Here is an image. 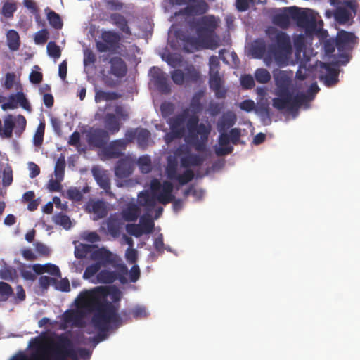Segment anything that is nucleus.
I'll use <instances>...</instances> for the list:
<instances>
[{
	"mask_svg": "<svg viewBox=\"0 0 360 360\" xmlns=\"http://www.w3.org/2000/svg\"><path fill=\"white\" fill-rule=\"evenodd\" d=\"M165 172L169 179L176 180L178 176L176 163H169L165 169Z\"/></svg>",
	"mask_w": 360,
	"mask_h": 360,
	"instance_id": "obj_64",
	"label": "nucleus"
},
{
	"mask_svg": "<svg viewBox=\"0 0 360 360\" xmlns=\"http://www.w3.org/2000/svg\"><path fill=\"white\" fill-rule=\"evenodd\" d=\"M268 34L271 39H274L277 47L271 46L268 51V56L264 58L265 63L269 65L272 58L277 64L281 65L285 58L287 53L292 49L290 37L284 32L277 31L272 28L268 30Z\"/></svg>",
	"mask_w": 360,
	"mask_h": 360,
	"instance_id": "obj_5",
	"label": "nucleus"
},
{
	"mask_svg": "<svg viewBox=\"0 0 360 360\" xmlns=\"http://www.w3.org/2000/svg\"><path fill=\"white\" fill-rule=\"evenodd\" d=\"M255 77L257 82L266 84L271 79V75L267 70L264 68H258L255 71Z\"/></svg>",
	"mask_w": 360,
	"mask_h": 360,
	"instance_id": "obj_50",
	"label": "nucleus"
},
{
	"mask_svg": "<svg viewBox=\"0 0 360 360\" xmlns=\"http://www.w3.org/2000/svg\"><path fill=\"white\" fill-rule=\"evenodd\" d=\"M96 250H92L90 255V259L95 261L96 263H101V265L105 266L107 264L112 263V253L110 250L101 248H96Z\"/></svg>",
	"mask_w": 360,
	"mask_h": 360,
	"instance_id": "obj_23",
	"label": "nucleus"
},
{
	"mask_svg": "<svg viewBox=\"0 0 360 360\" xmlns=\"http://www.w3.org/2000/svg\"><path fill=\"white\" fill-rule=\"evenodd\" d=\"M7 45L12 51H18L20 46V36L17 31L10 30L6 34Z\"/></svg>",
	"mask_w": 360,
	"mask_h": 360,
	"instance_id": "obj_38",
	"label": "nucleus"
},
{
	"mask_svg": "<svg viewBox=\"0 0 360 360\" xmlns=\"http://www.w3.org/2000/svg\"><path fill=\"white\" fill-rule=\"evenodd\" d=\"M47 10H49L47 13V20L51 26L57 30L61 29L63 27V21L60 15L53 11L49 10V8H47Z\"/></svg>",
	"mask_w": 360,
	"mask_h": 360,
	"instance_id": "obj_45",
	"label": "nucleus"
},
{
	"mask_svg": "<svg viewBox=\"0 0 360 360\" xmlns=\"http://www.w3.org/2000/svg\"><path fill=\"white\" fill-rule=\"evenodd\" d=\"M150 189L154 195L162 189L161 192L157 195V200L161 204L167 205L174 200V195H173L174 186L169 181H164L161 184L158 179H154L150 182Z\"/></svg>",
	"mask_w": 360,
	"mask_h": 360,
	"instance_id": "obj_14",
	"label": "nucleus"
},
{
	"mask_svg": "<svg viewBox=\"0 0 360 360\" xmlns=\"http://www.w3.org/2000/svg\"><path fill=\"white\" fill-rule=\"evenodd\" d=\"M220 63L217 56H212L209 59V85L217 98H224L226 89L223 87V80L219 74Z\"/></svg>",
	"mask_w": 360,
	"mask_h": 360,
	"instance_id": "obj_7",
	"label": "nucleus"
},
{
	"mask_svg": "<svg viewBox=\"0 0 360 360\" xmlns=\"http://www.w3.org/2000/svg\"><path fill=\"white\" fill-rule=\"evenodd\" d=\"M109 139L108 131L103 129H95L87 134L89 144L99 148L104 147Z\"/></svg>",
	"mask_w": 360,
	"mask_h": 360,
	"instance_id": "obj_19",
	"label": "nucleus"
},
{
	"mask_svg": "<svg viewBox=\"0 0 360 360\" xmlns=\"http://www.w3.org/2000/svg\"><path fill=\"white\" fill-rule=\"evenodd\" d=\"M48 54L54 58H59L61 56L60 47L53 41H50L47 44Z\"/></svg>",
	"mask_w": 360,
	"mask_h": 360,
	"instance_id": "obj_57",
	"label": "nucleus"
},
{
	"mask_svg": "<svg viewBox=\"0 0 360 360\" xmlns=\"http://www.w3.org/2000/svg\"><path fill=\"white\" fill-rule=\"evenodd\" d=\"M110 21L115 25L122 32L131 35V32L128 26L126 18L120 13H115L110 15Z\"/></svg>",
	"mask_w": 360,
	"mask_h": 360,
	"instance_id": "obj_35",
	"label": "nucleus"
},
{
	"mask_svg": "<svg viewBox=\"0 0 360 360\" xmlns=\"http://www.w3.org/2000/svg\"><path fill=\"white\" fill-rule=\"evenodd\" d=\"M141 214L140 207L134 202H129L127 205L122 212L121 215L123 219L128 222H134L139 217Z\"/></svg>",
	"mask_w": 360,
	"mask_h": 360,
	"instance_id": "obj_27",
	"label": "nucleus"
},
{
	"mask_svg": "<svg viewBox=\"0 0 360 360\" xmlns=\"http://www.w3.org/2000/svg\"><path fill=\"white\" fill-rule=\"evenodd\" d=\"M86 209L89 212L94 213L97 219L103 218L108 214L106 203L101 200L89 202Z\"/></svg>",
	"mask_w": 360,
	"mask_h": 360,
	"instance_id": "obj_30",
	"label": "nucleus"
},
{
	"mask_svg": "<svg viewBox=\"0 0 360 360\" xmlns=\"http://www.w3.org/2000/svg\"><path fill=\"white\" fill-rule=\"evenodd\" d=\"M32 271L30 266H23L20 269L22 277L27 281H34L36 279L35 274Z\"/></svg>",
	"mask_w": 360,
	"mask_h": 360,
	"instance_id": "obj_62",
	"label": "nucleus"
},
{
	"mask_svg": "<svg viewBox=\"0 0 360 360\" xmlns=\"http://www.w3.org/2000/svg\"><path fill=\"white\" fill-rule=\"evenodd\" d=\"M96 248H97V246L94 245L80 243L79 245L75 246L74 252L75 256L77 259L86 258L87 255L91 253L92 250L95 249Z\"/></svg>",
	"mask_w": 360,
	"mask_h": 360,
	"instance_id": "obj_40",
	"label": "nucleus"
},
{
	"mask_svg": "<svg viewBox=\"0 0 360 360\" xmlns=\"http://www.w3.org/2000/svg\"><path fill=\"white\" fill-rule=\"evenodd\" d=\"M288 95L281 98H274L272 101L273 106L279 110L287 109L289 111H293L309 102V96L304 93H297L293 96L290 91H288Z\"/></svg>",
	"mask_w": 360,
	"mask_h": 360,
	"instance_id": "obj_9",
	"label": "nucleus"
},
{
	"mask_svg": "<svg viewBox=\"0 0 360 360\" xmlns=\"http://www.w3.org/2000/svg\"><path fill=\"white\" fill-rule=\"evenodd\" d=\"M357 8L356 0H342L334 11V18L338 23L346 24L356 15Z\"/></svg>",
	"mask_w": 360,
	"mask_h": 360,
	"instance_id": "obj_12",
	"label": "nucleus"
},
{
	"mask_svg": "<svg viewBox=\"0 0 360 360\" xmlns=\"http://www.w3.org/2000/svg\"><path fill=\"white\" fill-rule=\"evenodd\" d=\"M75 302L77 309L94 312L91 321L97 330L105 331L122 325L118 314L120 304L108 301L100 288L81 292Z\"/></svg>",
	"mask_w": 360,
	"mask_h": 360,
	"instance_id": "obj_1",
	"label": "nucleus"
},
{
	"mask_svg": "<svg viewBox=\"0 0 360 360\" xmlns=\"http://www.w3.org/2000/svg\"><path fill=\"white\" fill-rule=\"evenodd\" d=\"M101 38L102 41H96V47L99 53H113L120 47L121 37L114 31H103Z\"/></svg>",
	"mask_w": 360,
	"mask_h": 360,
	"instance_id": "obj_13",
	"label": "nucleus"
},
{
	"mask_svg": "<svg viewBox=\"0 0 360 360\" xmlns=\"http://www.w3.org/2000/svg\"><path fill=\"white\" fill-rule=\"evenodd\" d=\"M132 314L134 318H143L146 316V309L143 307L138 306L132 309L131 312H127V311H123L121 312L120 317L124 318L126 320L129 317L130 314ZM122 319V318H121Z\"/></svg>",
	"mask_w": 360,
	"mask_h": 360,
	"instance_id": "obj_47",
	"label": "nucleus"
},
{
	"mask_svg": "<svg viewBox=\"0 0 360 360\" xmlns=\"http://www.w3.org/2000/svg\"><path fill=\"white\" fill-rule=\"evenodd\" d=\"M15 270L9 266H4L0 270V278L4 280H12Z\"/></svg>",
	"mask_w": 360,
	"mask_h": 360,
	"instance_id": "obj_63",
	"label": "nucleus"
},
{
	"mask_svg": "<svg viewBox=\"0 0 360 360\" xmlns=\"http://www.w3.org/2000/svg\"><path fill=\"white\" fill-rule=\"evenodd\" d=\"M122 226L121 220L117 216L111 215L106 221L107 230L113 237L120 236Z\"/></svg>",
	"mask_w": 360,
	"mask_h": 360,
	"instance_id": "obj_33",
	"label": "nucleus"
},
{
	"mask_svg": "<svg viewBox=\"0 0 360 360\" xmlns=\"http://www.w3.org/2000/svg\"><path fill=\"white\" fill-rule=\"evenodd\" d=\"M129 270L127 266L124 264H119L116 266V271H112L109 270H101L96 275L97 282L102 284H111L116 280L122 284L128 283L126 276L128 274Z\"/></svg>",
	"mask_w": 360,
	"mask_h": 360,
	"instance_id": "obj_11",
	"label": "nucleus"
},
{
	"mask_svg": "<svg viewBox=\"0 0 360 360\" xmlns=\"http://www.w3.org/2000/svg\"><path fill=\"white\" fill-rule=\"evenodd\" d=\"M66 166L65 157L60 155L56 160L55 168H54V174L56 178L63 179L65 174V168Z\"/></svg>",
	"mask_w": 360,
	"mask_h": 360,
	"instance_id": "obj_46",
	"label": "nucleus"
},
{
	"mask_svg": "<svg viewBox=\"0 0 360 360\" xmlns=\"http://www.w3.org/2000/svg\"><path fill=\"white\" fill-rule=\"evenodd\" d=\"M82 319V314L79 311L68 310L63 314V321L68 323L78 325Z\"/></svg>",
	"mask_w": 360,
	"mask_h": 360,
	"instance_id": "obj_41",
	"label": "nucleus"
},
{
	"mask_svg": "<svg viewBox=\"0 0 360 360\" xmlns=\"http://www.w3.org/2000/svg\"><path fill=\"white\" fill-rule=\"evenodd\" d=\"M199 117L196 115L188 116L186 125L188 131L185 141L191 146H193L198 152L206 150L207 143L211 131V126L204 123H198Z\"/></svg>",
	"mask_w": 360,
	"mask_h": 360,
	"instance_id": "obj_3",
	"label": "nucleus"
},
{
	"mask_svg": "<svg viewBox=\"0 0 360 360\" xmlns=\"http://www.w3.org/2000/svg\"><path fill=\"white\" fill-rule=\"evenodd\" d=\"M134 162L125 157L118 160L115 169V175L120 179L129 177L134 170Z\"/></svg>",
	"mask_w": 360,
	"mask_h": 360,
	"instance_id": "obj_22",
	"label": "nucleus"
},
{
	"mask_svg": "<svg viewBox=\"0 0 360 360\" xmlns=\"http://www.w3.org/2000/svg\"><path fill=\"white\" fill-rule=\"evenodd\" d=\"M266 51L265 41L262 39L254 41L250 49L252 56L255 58L261 59L264 57Z\"/></svg>",
	"mask_w": 360,
	"mask_h": 360,
	"instance_id": "obj_36",
	"label": "nucleus"
},
{
	"mask_svg": "<svg viewBox=\"0 0 360 360\" xmlns=\"http://www.w3.org/2000/svg\"><path fill=\"white\" fill-rule=\"evenodd\" d=\"M30 346L33 351L29 356L19 354L14 356L11 360H52L50 346L46 347L42 338L39 337L32 338Z\"/></svg>",
	"mask_w": 360,
	"mask_h": 360,
	"instance_id": "obj_8",
	"label": "nucleus"
},
{
	"mask_svg": "<svg viewBox=\"0 0 360 360\" xmlns=\"http://www.w3.org/2000/svg\"><path fill=\"white\" fill-rule=\"evenodd\" d=\"M110 64V72L117 78H122L127 73L126 63L120 57H112L109 61Z\"/></svg>",
	"mask_w": 360,
	"mask_h": 360,
	"instance_id": "obj_24",
	"label": "nucleus"
},
{
	"mask_svg": "<svg viewBox=\"0 0 360 360\" xmlns=\"http://www.w3.org/2000/svg\"><path fill=\"white\" fill-rule=\"evenodd\" d=\"M203 96L202 91L196 92L191 98L190 106L196 112L202 110L201 98Z\"/></svg>",
	"mask_w": 360,
	"mask_h": 360,
	"instance_id": "obj_53",
	"label": "nucleus"
},
{
	"mask_svg": "<svg viewBox=\"0 0 360 360\" xmlns=\"http://www.w3.org/2000/svg\"><path fill=\"white\" fill-rule=\"evenodd\" d=\"M219 144L220 148H217L215 153L218 156H223L232 153L233 148L232 146H227L231 142L229 134L226 131L219 132Z\"/></svg>",
	"mask_w": 360,
	"mask_h": 360,
	"instance_id": "obj_32",
	"label": "nucleus"
},
{
	"mask_svg": "<svg viewBox=\"0 0 360 360\" xmlns=\"http://www.w3.org/2000/svg\"><path fill=\"white\" fill-rule=\"evenodd\" d=\"M139 225L145 234H149L153 232L155 224L149 215L144 214L140 218Z\"/></svg>",
	"mask_w": 360,
	"mask_h": 360,
	"instance_id": "obj_43",
	"label": "nucleus"
},
{
	"mask_svg": "<svg viewBox=\"0 0 360 360\" xmlns=\"http://www.w3.org/2000/svg\"><path fill=\"white\" fill-rule=\"evenodd\" d=\"M174 35L179 46L186 53H193L202 49H209L214 50L219 46L218 40L214 38L198 37L191 36L186 33L184 31L179 30H176Z\"/></svg>",
	"mask_w": 360,
	"mask_h": 360,
	"instance_id": "obj_6",
	"label": "nucleus"
},
{
	"mask_svg": "<svg viewBox=\"0 0 360 360\" xmlns=\"http://www.w3.org/2000/svg\"><path fill=\"white\" fill-rule=\"evenodd\" d=\"M4 128H1L0 135L10 139L13 136V131L15 127L14 117L12 115H8L4 120Z\"/></svg>",
	"mask_w": 360,
	"mask_h": 360,
	"instance_id": "obj_39",
	"label": "nucleus"
},
{
	"mask_svg": "<svg viewBox=\"0 0 360 360\" xmlns=\"http://www.w3.org/2000/svg\"><path fill=\"white\" fill-rule=\"evenodd\" d=\"M127 141L120 139L112 141L106 150L107 154L114 158H117L122 155V150H124L127 145Z\"/></svg>",
	"mask_w": 360,
	"mask_h": 360,
	"instance_id": "obj_31",
	"label": "nucleus"
},
{
	"mask_svg": "<svg viewBox=\"0 0 360 360\" xmlns=\"http://www.w3.org/2000/svg\"><path fill=\"white\" fill-rule=\"evenodd\" d=\"M236 121L237 116L235 112L231 110L224 112L217 122V127L218 131H226L236 124Z\"/></svg>",
	"mask_w": 360,
	"mask_h": 360,
	"instance_id": "obj_25",
	"label": "nucleus"
},
{
	"mask_svg": "<svg viewBox=\"0 0 360 360\" xmlns=\"http://www.w3.org/2000/svg\"><path fill=\"white\" fill-rule=\"evenodd\" d=\"M17 10L16 4L6 1L4 2L2 8L1 14L6 18H13V13Z\"/></svg>",
	"mask_w": 360,
	"mask_h": 360,
	"instance_id": "obj_49",
	"label": "nucleus"
},
{
	"mask_svg": "<svg viewBox=\"0 0 360 360\" xmlns=\"http://www.w3.org/2000/svg\"><path fill=\"white\" fill-rule=\"evenodd\" d=\"M218 22L214 15H204L197 20L195 22L196 32L200 37H212L216 28L217 27Z\"/></svg>",
	"mask_w": 360,
	"mask_h": 360,
	"instance_id": "obj_15",
	"label": "nucleus"
},
{
	"mask_svg": "<svg viewBox=\"0 0 360 360\" xmlns=\"http://www.w3.org/2000/svg\"><path fill=\"white\" fill-rule=\"evenodd\" d=\"M153 70H154V72L153 74V77L154 78V83L158 89L163 93V94H168L170 92V86L167 82V79L160 71V69L153 68Z\"/></svg>",
	"mask_w": 360,
	"mask_h": 360,
	"instance_id": "obj_29",
	"label": "nucleus"
},
{
	"mask_svg": "<svg viewBox=\"0 0 360 360\" xmlns=\"http://www.w3.org/2000/svg\"><path fill=\"white\" fill-rule=\"evenodd\" d=\"M194 178V172L190 169H186L183 174H178L176 180L180 185H185L193 180Z\"/></svg>",
	"mask_w": 360,
	"mask_h": 360,
	"instance_id": "obj_54",
	"label": "nucleus"
},
{
	"mask_svg": "<svg viewBox=\"0 0 360 360\" xmlns=\"http://www.w3.org/2000/svg\"><path fill=\"white\" fill-rule=\"evenodd\" d=\"M223 108V103L211 101L208 105L207 111L211 116L215 117L221 112Z\"/></svg>",
	"mask_w": 360,
	"mask_h": 360,
	"instance_id": "obj_61",
	"label": "nucleus"
},
{
	"mask_svg": "<svg viewBox=\"0 0 360 360\" xmlns=\"http://www.w3.org/2000/svg\"><path fill=\"white\" fill-rule=\"evenodd\" d=\"M20 105L23 109L30 112L32 110L31 105L25 97V95L22 91H18L16 94H13L9 96L8 102L4 103L1 105V108L4 110L8 109H15L18 108V105Z\"/></svg>",
	"mask_w": 360,
	"mask_h": 360,
	"instance_id": "obj_17",
	"label": "nucleus"
},
{
	"mask_svg": "<svg viewBox=\"0 0 360 360\" xmlns=\"http://www.w3.org/2000/svg\"><path fill=\"white\" fill-rule=\"evenodd\" d=\"M15 127H16L15 133L20 134L25 129L27 121L25 117L22 115H18L14 118Z\"/></svg>",
	"mask_w": 360,
	"mask_h": 360,
	"instance_id": "obj_59",
	"label": "nucleus"
},
{
	"mask_svg": "<svg viewBox=\"0 0 360 360\" xmlns=\"http://www.w3.org/2000/svg\"><path fill=\"white\" fill-rule=\"evenodd\" d=\"M150 137V133L148 129L143 128H138L136 141L140 148L143 149L146 148Z\"/></svg>",
	"mask_w": 360,
	"mask_h": 360,
	"instance_id": "obj_42",
	"label": "nucleus"
},
{
	"mask_svg": "<svg viewBox=\"0 0 360 360\" xmlns=\"http://www.w3.org/2000/svg\"><path fill=\"white\" fill-rule=\"evenodd\" d=\"M52 360H77L78 355L84 359H88L91 356L89 349L80 348L77 352L73 347L71 340L65 335H60L56 342H50Z\"/></svg>",
	"mask_w": 360,
	"mask_h": 360,
	"instance_id": "obj_4",
	"label": "nucleus"
},
{
	"mask_svg": "<svg viewBox=\"0 0 360 360\" xmlns=\"http://www.w3.org/2000/svg\"><path fill=\"white\" fill-rule=\"evenodd\" d=\"M275 84L277 87V98H281L283 96H288V92L290 91V86L292 82L293 72L292 71L287 72L281 70H276L273 72Z\"/></svg>",
	"mask_w": 360,
	"mask_h": 360,
	"instance_id": "obj_16",
	"label": "nucleus"
},
{
	"mask_svg": "<svg viewBox=\"0 0 360 360\" xmlns=\"http://www.w3.org/2000/svg\"><path fill=\"white\" fill-rule=\"evenodd\" d=\"M68 198L73 201L79 202L83 198V194L79 188L74 187L70 188L67 191Z\"/></svg>",
	"mask_w": 360,
	"mask_h": 360,
	"instance_id": "obj_58",
	"label": "nucleus"
},
{
	"mask_svg": "<svg viewBox=\"0 0 360 360\" xmlns=\"http://www.w3.org/2000/svg\"><path fill=\"white\" fill-rule=\"evenodd\" d=\"M290 19L295 20L298 27L304 29L307 35L317 34L323 25V20L319 22L316 14L312 11H304L296 6L284 8L272 17V22L282 29H287L290 25Z\"/></svg>",
	"mask_w": 360,
	"mask_h": 360,
	"instance_id": "obj_2",
	"label": "nucleus"
},
{
	"mask_svg": "<svg viewBox=\"0 0 360 360\" xmlns=\"http://www.w3.org/2000/svg\"><path fill=\"white\" fill-rule=\"evenodd\" d=\"M13 294L12 287L7 283L0 282V300L6 301Z\"/></svg>",
	"mask_w": 360,
	"mask_h": 360,
	"instance_id": "obj_51",
	"label": "nucleus"
},
{
	"mask_svg": "<svg viewBox=\"0 0 360 360\" xmlns=\"http://www.w3.org/2000/svg\"><path fill=\"white\" fill-rule=\"evenodd\" d=\"M102 266H103L101 265V263L96 262L88 266L83 274L84 279H89L92 278L94 275L99 272V270Z\"/></svg>",
	"mask_w": 360,
	"mask_h": 360,
	"instance_id": "obj_52",
	"label": "nucleus"
},
{
	"mask_svg": "<svg viewBox=\"0 0 360 360\" xmlns=\"http://www.w3.org/2000/svg\"><path fill=\"white\" fill-rule=\"evenodd\" d=\"M209 6L204 0H191L188 5L180 10L181 15L187 16L202 15L207 13Z\"/></svg>",
	"mask_w": 360,
	"mask_h": 360,
	"instance_id": "obj_18",
	"label": "nucleus"
},
{
	"mask_svg": "<svg viewBox=\"0 0 360 360\" xmlns=\"http://www.w3.org/2000/svg\"><path fill=\"white\" fill-rule=\"evenodd\" d=\"M337 49L340 53V58L342 60H339L341 65H346L349 58L346 52L352 51L357 43V37L352 32L341 30L338 32L336 37Z\"/></svg>",
	"mask_w": 360,
	"mask_h": 360,
	"instance_id": "obj_10",
	"label": "nucleus"
},
{
	"mask_svg": "<svg viewBox=\"0 0 360 360\" xmlns=\"http://www.w3.org/2000/svg\"><path fill=\"white\" fill-rule=\"evenodd\" d=\"M338 63H322L321 67L324 68L326 71V75L321 77V79L323 80L327 86H332L337 84L338 82L339 71L338 69Z\"/></svg>",
	"mask_w": 360,
	"mask_h": 360,
	"instance_id": "obj_20",
	"label": "nucleus"
},
{
	"mask_svg": "<svg viewBox=\"0 0 360 360\" xmlns=\"http://www.w3.org/2000/svg\"><path fill=\"white\" fill-rule=\"evenodd\" d=\"M157 196L150 195L148 191H142L138 195V201L141 206L151 210L156 205Z\"/></svg>",
	"mask_w": 360,
	"mask_h": 360,
	"instance_id": "obj_37",
	"label": "nucleus"
},
{
	"mask_svg": "<svg viewBox=\"0 0 360 360\" xmlns=\"http://www.w3.org/2000/svg\"><path fill=\"white\" fill-rule=\"evenodd\" d=\"M119 98V96L115 92H106L103 90H98L96 92L95 101L99 103L103 101H113Z\"/></svg>",
	"mask_w": 360,
	"mask_h": 360,
	"instance_id": "obj_44",
	"label": "nucleus"
},
{
	"mask_svg": "<svg viewBox=\"0 0 360 360\" xmlns=\"http://www.w3.org/2000/svg\"><path fill=\"white\" fill-rule=\"evenodd\" d=\"M138 165L143 174H148L152 169L151 160L148 155H143L140 157L138 160Z\"/></svg>",
	"mask_w": 360,
	"mask_h": 360,
	"instance_id": "obj_48",
	"label": "nucleus"
},
{
	"mask_svg": "<svg viewBox=\"0 0 360 360\" xmlns=\"http://www.w3.org/2000/svg\"><path fill=\"white\" fill-rule=\"evenodd\" d=\"M188 115L189 110L188 108H186L181 113H179L175 116L170 117L167 121L170 129H174L176 131H178L180 134H181L184 136L186 132V122Z\"/></svg>",
	"mask_w": 360,
	"mask_h": 360,
	"instance_id": "obj_21",
	"label": "nucleus"
},
{
	"mask_svg": "<svg viewBox=\"0 0 360 360\" xmlns=\"http://www.w3.org/2000/svg\"><path fill=\"white\" fill-rule=\"evenodd\" d=\"M103 122L108 134H115L120 130L122 123L113 113H107L103 118Z\"/></svg>",
	"mask_w": 360,
	"mask_h": 360,
	"instance_id": "obj_28",
	"label": "nucleus"
},
{
	"mask_svg": "<svg viewBox=\"0 0 360 360\" xmlns=\"http://www.w3.org/2000/svg\"><path fill=\"white\" fill-rule=\"evenodd\" d=\"M204 158L198 154L189 153L181 158V165L183 167H199L202 165Z\"/></svg>",
	"mask_w": 360,
	"mask_h": 360,
	"instance_id": "obj_34",
	"label": "nucleus"
},
{
	"mask_svg": "<svg viewBox=\"0 0 360 360\" xmlns=\"http://www.w3.org/2000/svg\"><path fill=\"white\" fill-rule=\"evenodd\" d=\"M54 221L56 224L62 226L65 229H69L71 226V221L70 217L63 213H60L56 215Z\"/></svg>",
	"mask_w": 360,
	"mask_h": 360,
	"instance_id": "obj_55",
	"label": "nucleus"
},
{
	"mask_svg": "<svg viewBox=\"0 0 360 360\" xmlns=\"http://www.w3.org/2000/svg\"><path fill=\"white\" fill-rule=\"evenodd\" d=\"M126 230L129 235L136 238H139L142 235L145 234L139 224H128L126 226Z\"/></svg>",
	"mask_w": 360,
	"mask_h": 360,
	"instance_id": "obj_56",
	"label": "nucleus"
},
{
	"mask_svg": "<svg viewBox=\"0 0 360 360\" xmlns=\"http://www.w3.org/2000/svg\"><path fill=\"white\" fill-rule=\"evenodd\" d=\"M93 176L99 186L109 195H112V193L110 189V179L104 170L94 168L92 169Z\"/></svg>",
	"mask_w": 360,
	"mask_h": 360,
	"instance_id": "obj_26",
	"label": "nucleus"
},
{
	"mask_svg": "<svg viewBox=\"0 0 360 360\" xmlns=\"http://www.w3.org/2000/svg\"><path fill=\"white\" fill-rule=\"evenodd\" d=\"M337 47V41L336 39L330 38L326 39L323 43V49L325 53L328 56L331 55Z\"/></svg>",
	"mask_w": 360,
	"mask_h": 360,
	"instance_id": "obj_60",
	"label": "nucleus"
}]
</instances>
